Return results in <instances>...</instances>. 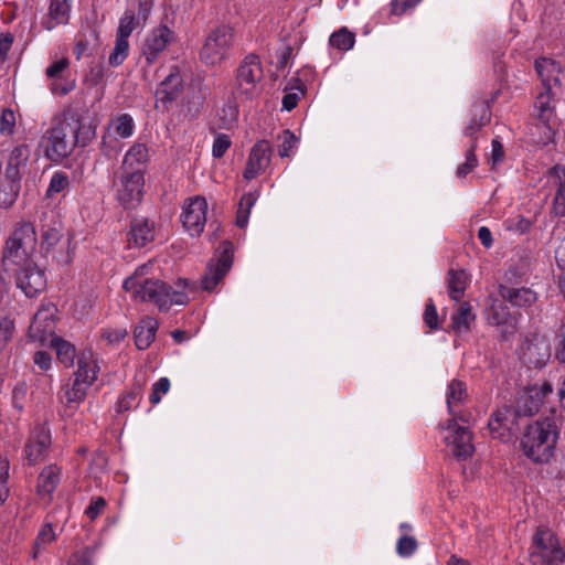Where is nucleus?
<instances>
[{
	"label": "nucleus",
	"mask_w": 565,
	"mask_h": 565,
	"mask_svg": "<svg viewBox=\"0 0 565 565\" xmlns=\"http://www.w3.org/2000/svg\"><path fill=\"white\" fill-rule=\"evenodd\" d=\"M99 365L92 350L82 351L77 356V369L72 383L64 385L58 393L62 404L61 415L72 417L84 402L88 388L97 380Z\"/></svg>",
	"instance_id": "7ed1b4c3"
},
{
	"label": "nucleus",
	"mask_w": 565,
	"mask_h": 565,
	"mask_svg": "<svg viewBox=\"0 0 565 565\" xmlns=\"http://www.w3.org/2000/svg\"><path fill=\"white\" fill-rule=\"evenodd\" d=\"M56 312L57 308L54 303H42L29 327V339L44 344L54 338Z\"/></svg>",
	"instance_id": "ddd939ff"
},
{
	"label": "nucleus",
	"mask_w": 565,
	"mask_h": 565,
	"mask_svg": "<svg viewBox=\"0 0 565 565\" xmlns=\"http://www.w3.org/2000/svg\"><path fill=\"white\" fill-rule=\"evenodd\" d=\"M30 151L26 146H18L12 149L10 152L7 168H6V177L10 179H21L20 168L25 164L29 160Z\"/></svg>",
	"instance_id": "7c9ffc66"
},
{
	"label": "nucleus",
	"mask_w": 565,
	"mask_h": 565,
	"mask_svg": "<svg viewBox=\"0 0 565 565\" xmlns=\"http://www.w3.org/2000/svg\"><path fill=\"white\" fill-rule=\"evenodd\" d=\"M233 244L228 241L223 242L215 258L209 263L206 273L202 278V287L205 290L212 291L223 280L233 265Z\"/></svg>",
	"instance_id": "9d476101"
},
{
	"label": "nucleus",
	"mask_w": 565,
	"mask_h": 565,
	"mask_svg": "<svg viewBox=\"0 0 565 565\" xmlns=\"http://www.w3.org/2000/svg\"><path fill=\"white\" fill-rule=\"evenodd\" d=\"M142 22L136 15V10L130 8L125 11L119 20L117 35L128 39L137 26Z\"/></svg>",
	"instance_id": "a19ab883"
},
{
	"label": "nucleus",
	"mask_w": 565,
	"mask_h": 565,
	"mask_svg": "<svg viewBox=\"0 0 565 565\" xmlns=\"http://www.w3.org/2000/svg\"><path fill=\"white\" fill-rule=\"evenodd\" d=\"M128 332L125 328L104 329L102 338L109 344H116L127 337Z\"/></svg>",
	"instance_id": "13d9d810"
},
{
	"label": "nucleus",
	"mask_w": 565,
	"mask_h": 565,
	"mask_svg": "<svg viewBox=\"0 0 565 565\" xmlns=\"http://www.w3.org/2000/svg\"><path fill=\"white\" fill-rule=\"evenodd\" d=\"M329 43L339 51H349L355 43V35L347 28H341L331 34Z\"/></svg>",
	"instance_id": "ea45409f"
},
{
	"label": "nucleus",
	"mask_w": 565,
	"mask_h": 565,
	"mask_svg": "<svg viewBox=\"0 0 565 565\" xmlns=\"http://www.w3.org/2000/svg\"><path fill=\"white\" fill-rule=\"evenodd\" d=\"M473 321L475 315L471 311V306L467 302L460 303L451 316V324L457 333L468 332Z\"/></svg>",
	"instance_id": "473e14b6"
},
{
	"label": "nucleus",
	"mask_w": 565,
	"mask_h": 565,
	"mask_svg": "<svg viewBox=\"0 0 565 565\" xmlns=\"http://www.w3.org/2000/svg\"><path fill=\"white\" fill-rule=\"evenodd\" d=\"M68 186L70 179L67 174L63 171H57L51 178L49 188L46 190V196L54 198L55 195L65 191Z\"/></svg>",
	"instance_id": "c03bdc74"
},
{
	"label": "nucleus",
	"mask_w": 565,
	"mask_h": 565,
	"mask_svg": "<svg viewBox=\"0 0 565 565\" xmlns=\"http://www.w3.org/2000/svg\"><path fill=\"white\" fill-rule=\"evenodd\" d=\"M15 332L14 320L9 317H3L0 320V353H2Z\"/></svg>",
	"instance_id": "a18cd8bd"
},
{
	"label": "nucleus",
	"mask_w": 565,
	"mask_h": 565,
	"mask_svg": "<svg viewBox=\"0 0 565 565\" xmlns=\"http://www.w3.org/2000/svg\"><path fill=\"white\" fill-rule=\"evenodd\" d=\"M456 419L452 418L448 422L445 428L444 440L452 456L458 459H467L475 451L471 441L472 437L467 428L457 425Z\"/></svg>",
	"instance_id": "4468645a"
},
{
	"label": "nucleus",
	"mask_w": 565,
	"mask_h": 565,
	"mask_svg": "<svg viewBox=\"0 0 565 565\" xmlns=\"http://www.w3.org/2000/svg\"><path fill=\"white\" fill-rule=\"evenodd\" d=\"M110 126L114 128L115 132L121 138H129L132 136L135 131V122L130 115L120 114L116 116Z\"/></svg>",
	"instance_id": "79ce46f5"
},
{
	"label": "nucleus",
	"mask_w": 565,
	"mask_h": 565,
	"mask_svg": "<svg viewBox=\"0 0 565 565\" xmlns=\"http://www.w3.org/2000/svg\"><path fill=\"white\" fill-rule=\"evenodd\" d=\"M57 535L53 530L51 523H45L39 531L34 544H33V553L32 557L36 558L38 555L44 550L46 546L52 544L56 540Z\"/></svg>",
	"instance_id": "e433bc0d"
},
{
	"label": "nucleus",
	"mask_w": 565,
	"mask_h": 565,
	"mask_svg": "<svg viewBox=\"0 0 565 565\" xmlns=\"http://www.w3.org/2000/svg\"><path fill=\"white\" fill-rule=\"evenodd\" d=\"M238 117L237 107L233 104L225 105L220 113V126L222 128H231Z\"/></svg>",
	"instance_id": "603ef678"
},
{
	"label": "nucleus",
	"mask_w": 565,
	"mask_h": 565,
	"mask_svg": "<svg viewBox=\"0 0 565 565\" xmlns=\"http://www.w3.org/2000/svg\"><path fill=\"white\" fill-rule=\"evenodd\" d=\"M472 118L469 125L465 129L467 136L473 137L484 125L490 120L489 108L484 104H480L473 107Z\"/></svg>",
	"instance_id": "c9c22d12"
},
{
	"label": "nucleus",
	"mask_w": 565,
	"mask_h": 565,
	"mask_svg": "<svg viewBox=\"0 0 565 565\" xmlns=\"http://www.w3.org/2000/svg\"><path fill=\"white\" fill-rule=\"evenodd\" d=\"M535 70L542 81L543 88L556 89L559 84L562 67L558 62L548 57H541L535 61Z\"/></svg>",
	"instance_id": "393cba45"
},
{
	"label": "nucleus",
	"mask_w": 565,
	"mask_h": 565,
	"mask_svg": "<svg viewBox=\"0 0 565 565\" xmlns=\"http://www.w3.org/2000/svg\"><path fill=\"white\" fill-rule=\"evenodd\" d=\"M153 7L152 0H139L138 1V8L136 11V15L139 18V20L145 23L148 19V15Z\"/></svg>",
	"instance_id": "774afa93"
},
{
	"label": "nucleus",
	"mask_w": 565,
	"mask_h": 565,
	"mask_svg": "<svg viewBox=\"0 0 565 565\" xmlns=\"http://www.w3.org/2000/svg\"><path fill=\"white\" fill-rule=\"evenodd\" d=\"M51 345L56 350L57 359L61 363H63L66 367H70L74 364V359L76 356L75 347L58 338L54 337L50 340Z\"/></svg>",
	"instance_id": "f704fd0d"
},
{
	"label": "nucleus",
	"mask_w": 565,
	"mask_h": 565,
	"mask_svg": "<svg viewBox=\"0 0 565 565\" xmlns=\"http://www.w3.org/2000/svg\"><path fill=\"white\" fill-rule=\"evenodd\" d=\"M154 223L148 218H135L131 222L129 243L136 247H143L154 239Z\"/></svg>",
	"instance_id": "a878e982"
},
{
	"label": "nucleus",
	"mask_w": 565,
	"mask_h": 565,
	"mask_svg": "<svg viewBox=\"0 0 565 565\" xmlns=\"http://www.w3.org/2000/svg\"><path fill=\"white\" fill-rule=\"evenodd\" d=\"M143 171L120 170L115 182L116 199L125 209L136 207L143 196Z\"/></svg>",
	"instance_id": "1a4fd4ad"
},
{
	"label": "nucleus",
	"mask_w": 565,
	"mask_h": 565,
	"mask_svg": "<svg viewBox=\"0 0 565 565\" xmlns=\"http://www.w3.org/2000/svg\"><path fill=\"white\" fill-rule=\"evenodd\" d=\"M95 136L96 130L90 121L65 117L43 136L45 156L52 161H60L68 157L76 146L88 145Z\"/></svg>",
	"instance_id": "f03ea898"
},
{
	"label": "nucleus",
	"mask_w": 565,
	"mask_h": 565,
	"mask_svg": "<svg viewBox=\"0 0 565 565\" xmlns=\"http://www.w3.org/2000/svg\"><path fill=\"white\" fill-rule=\"evenodd\" d=\"M170 390V381L168 377H161L152 385V392L149 396V401L152 405L158 404L161 401V396L167 394Z\"/></svg>",
	"instance_id": "5fc2aeb1"
},
{
	"label": "nucleus",
	"mask_w": 565,
	"mask_h": 565,
	"mask_svg": "<svg viewBox=\"0 0 565 565\" xmlns=\"http://www.w3.org/2000/svg\"><path fill=\"white\" fill-rule=\"evenodd\" d=\"M422 0H393L391 3V11L393 14L401 15L408 9L414 8Z\"/></svg>",
	"instance_id": "052dcab7"
},
{
	"label": "nucleus",
	"mask_w": 565,
	"mask_h": 565,
	"mask_svg": "<svg viewBox=\"0 0 565 565\" xmlns=\"http://www.w3.org/2000/svg\"><path fill=\"white\" fill-rule=\"evenodd\" d=\"M553 213L556 216L565 215V192L563 189H557L553 201Z\"/></svg>",
	"instance_id": "69168bd1"
},
{
	"label": "nucleus",
	"mask_w": 565,
	"mask_h": 565,
	"mask_svg": "<svg viewBox=\"0 0 565 565\" xmlns=\"http://www.w3.org/2000/svg\"><path fill=\"white\" fill-rule=\"evenodd\" d=\"M9 460L7 458L0 457V504L3 503L9 495Z\"/></svg>",
	"instance_id": "8fccbe9b"
},
{
	"label": "nucleus",
	"mask_w": 565,
	"mask_h": 565,
	"mask_svg": "<svg viewBox=\"0 0 565 565\" xmlns=\"http://www.w3.org/2000/svg\"><path fill=\"white\" fill-rule=\"evenodd\" d=\"M263 87L264 70L260 58L249 54L236 70L234 93L239 99L252 100L262 94Z\"/></svg>",
	"instance_id": "423d86ee"
},
{
	"label": "nucleus",
	"mask_w": 565,
	"mask_h": 565,
	"mask_svg": "<svg viewBox=\"0 0 565 565\" xmlns=\"http://www.w3.org/2000/svg\"><path fill=\"white\" fill-rule=\"evenodd\" d=\"M153 263L139 266L135 273L124 281V289L132 298L142 302H151L161 311H168L172 306H184L189 301V285L185 280H178L173 286L164 281L148 277Z\"/></svg>",
	"instance_id": "f257e3e1"
},
{
	"label": "nucleus",
	"mask_w": 565,
	"mask_h": 565,
	"mask_svg": "<svg viewBox=\"0 0 565 565\" xmlns=\"http://www.w3.org/2000/svg\"><path fill=\"white\" fill-rule=\"evenodd\" d=\"M62 476V468L56 463L45 466L36 480V493L44 502L52 500V494L57 488Z\"/></svg>",
	"instance_id": "4be33fe9"
},
{
	"label": "nucleus",
	"mask_w": 565,
	"mask_h": 565,
	"mask_svg": "<svg viewBox=\"0 0 565 565\" xmlns=\"http://www.w3.org/2000/svg\"><path fill=\"white\" fill-rule=\"evenodd\" d=\"M71 0H51L49 19L43 21V26L51 31L60 24H66L70 19Z\"/></svg>",
	"instance_id": "c85d7f7f"
},
{
	"label": "nucleus",
	"mask_w": 565,
	"mask_h": 565,
	"mask_svg": "<svg viewBox=\"0 0 565 565\" xmlns=\"http://www.w3.org/2000/svg\"><path fill=\"white\" fill-rule=\"evenodd\" d=\"M234 39L233 29L228 25H218L211 30L200 51V60L206 66L220 65L227 56Z\"/></svg>",
	"instance_id": "6e6552de"
},
{
	"label": "nucleus",
	"mask_w": 565,
	"mask_h": 565,
	"mask_svg": "<svg viewBox=\"0 0 565 565\" xmlns=\"http://www.w3.org/2000/svg\"><path fill=\"white\" fill-rule=\"evenodd\" d=\"M36 233L31 222H20L6 243L2 256L3 269L9 271L11 266L25 265L36 247Z\"/></svg>",
	"instance_id": "39448f33"
},
{
	"label": "nucleus",
	"mask_w": 565,
	"mask_h": 565,
	"mask_svg": "<svg viewBox=\"0 0 565 565\" xmlns=\"http://www.w3.org/2000/svg\"><path fill=\"white\" fill-rule=\"evenodd\" d=\"M490 319L494 324H505L511 320L509 308L499 301H494L490 308Z\"/></svg>",
	"instance_id": "09e8293b"
},
{
	"label": "nucleus",
	"mask_w": 565,
	"mask_h": 565,
	"mask_svg": "<svg viewBox=\"0 0 565 565\" xmlns=\"http://www.w3.org/2000/svg\"><path fill=\"white\" fill-rule=\"evenodd\" d=\"M13 43V35L11 33L0 34V62L7 60L8 53L11 50Z\"/></svg>",
	"instance_id": "e2e57ef3"
},
{
	"label": "nucleus",
	"mask_w": 565,
	"mask_h": 565,
	"mask_svg": "<svg viewBox=\"0 0 565 565\" xmlns=\"http://www.w3.org/2000/svg\"><path fill=\"white\" fill-rule=\"evenodd\" d=\"M129 42L128 39L118 36L116 38L115 47L109 55V64L111 66H119L128 56Z\"/></svg>",
	"instance_id": "37998d69"
},
{
	"label": "nucleus",
	"mask_w": 565,
	"mask_h": 565,
	"mask_svg": "<svg viewBox=\"0 0 565 565\" xmlns=\"http://www.w3.org/2000/svg\"><path fill=\"white\" fill-rule=\"evenodd\" d=\"M280 145L278 147V153L281 158L290 157L295 151L298 143V138L290 131L285 130L279 137Z\"/></svg>",
	"instance_id": "49530a36"
},
{
	"label": "nucleus",
	"mask_w": 565,
	"mask_h": 565,
	"mask_svg": "<svg viewBox=\"0 0 565 565\" xmlns=\"http://www.w3.org/2000/svg\"><path fill=\"white\" fill-rule=\"evenodd\" d=\"M550 356V345L543 337L534 335L527 339L522 347L523 360L534 367L544 366Z\"/></svg>",
	"instance_id": "412c9836"
},
{
	"label": "nucleus",
	"mask_w": 565,
	"mask_h": 565,
	"mask_svg": "<svg viewBox=\"0 0 565 565\" xmlns=\"http://www.w3.org/2000/svg\"><path fill=\"white\" fill-rule=\"evenodd\" d=\"M555 96L556 92L553 88H543L536 96L534 102V110L537 120L542 125V136L535 141L547 143L553 138V129L551 120L555 117Z\"/></svg>",
	"instance_id": "f8f14e48"
},
{
	"label": "nucleus",
	"mask_w": 565,
	"mask_h": 565,
	"mask_svg": "<svg viewBox=\"0 0 565 565\" xmlns=\"http://www.w3.org/2000/svg\"><path fill=\"white\" fill-rule=\"evenodd\" d=\"M540 406L539 391L530 390L521 393L515 399V405L510 408L515 414V419L518 420L520 417L532 416L539 412Z\"/></svg>",
	"instance_id": "cd10ccee"
},
{
	"label": "nucleus",
	"mask_w": 565,
	"mask_h": 565,
	"mask_svg": "<svg viewBox=\"0 0 565 565\" xmlns=\"http://www.w3.org/2000/svg\"><path fill=\"white\" fill-rule=\"evenodd\" d=\"M17 116L12 109L6 108L0 115V135L10 137L14 134Z\"/></svg>",
	"instance_id": "de8ad7c7"
},
{
	"label": "nucleus",
	"mask_w": 565,
	"mask_h": 565,
	"mask_svg": "<svg viewBox=\"0 0 565 565\" xmlns=\"http://www.w3.org/2000/svg\"><path fill=\"white\" fill-rule=\"evenodd\" d=\"M174 41V33L167 25L153 29L145 39L142 55L148 64L154 63L166 47Z\"/></svg>",
	"instance_id": "6ab92c4d"
},
{
	"label": "nucleus",
	"mask_w": 565,
	"mask_h": 565,
	"mask_svg": "<svg viewBox=\"0 0 565 565\" xmlns=\"http://www.w3.org/2000/svg\"><path fill=\"white\" fill-rule=\"evenodd\" d=\"M467 397L468 395L465 383L458 380H452L446 391V402L448 412L454 418L468 422V418L460 409Z\"/></svg>",
	"instance_id": "5701e85b"
},
{
	"label": "nucleus",
	"mask_w": 565,
	"mask_h": 565,
	"mask_svg": "<svg viewBox=\"0 0 565 565\" xmlns=\"http://www.w3.org/2000/svg\"><path fill=\"white\" fill-rule=\"evenodd\" d=\"M550 175L555 180L557 189H563V192H565V166H554L550 170Z\"/></svg>",
	"instance_id": "338daca9"
},
{
	"label": "nucleus",
	"mask_w": 565,
	"mask_h": 565,
	"mask_svg": "<svg viewBox=\"0 0 565 565\" xmlns=\"http://www.w3.org/2000/svg\"><path fill=\"white\" fill-rule=\"evenodd\" d=\"M207 202L202 196L189 199L183 206L181 221L191 236L200 235L206 223Z\"/></svg>",
	"instance_id": "dca6fc26"
},
{
	"label": "nucleus",
	"mask_w": 565,
	"mask_h": 565,
	"mask_svg": "<svg viewBox=\"0 0 565 565\" xmlns=\"http://www.w3.org/2000/svg\"><path fill=\"white\" fill-rule=\"evenodd\" d=\"M556 339H557L556 359L559 362L565 363V324L559 327L557 334H556Z\"/></svg>",
	"instance_id": "0e129e2a"
},
{
	"label": "nucleus",
	"mask_w": 565,
	"mask_h": 565,
	"mask_svg": "<svg viewBox=\"0 0 565 565\" xmlns=\"http://www.w3.org/2000/svg\"><path fill=\"white\" fill-rule=\"evenodd\" d=\"M51 444L50 429L44 425L35 426L32 429L23 450L29 465L33 466L43 460L49 454Z\"/></svg>",
	"instance_id": "f3484780"
},
{
	"label": "nucleus",
	"mask_w": 565,
	"mask_h": 565,
	"mask_svg": "<svg viewBox=\"0 0 565 565\" xmlns=\"http://www.w3.org/2000/svg\"><path fill=\"white\" fill-rule=\"evenodd\" d=\"M423 319L426 326L430 329H436L438 327V313L431 299L426 303Z\"/></svg>",
	"instance_id": "bf43d9fd"
},
{
	"label": "nucleus",
	"mask_w": 565,
	"mask_h": 565,
	"mask_svg": "<svg viewBox=\"0 0 565 565\" xmlns=\"http://www.w3.org/2000/svg\"><path fill=\"white\" fill-rule=\"evenodd\" d=\"M94 550L85 547L71 555L66 565H93Z\"/></svg>",
	"instance_id": "864d4df0"
},
{
	"label": "nucleus",
	"mask_w": 565,
	"mask_h": 565,
	"mask_svg": "<svg viewBox=\"0 0 565 565\" xmlns=\"http://www.w3.org/2000/svg\"><path fill=\"white\" fill-rule=\"evenodd\" d=\"M105 505L106 501L98 497L90 502V504L85 510V513L90 520H95L103 512Z\"/></svg>",
	"instance_id": "680f3d73"
},
{
	"label": "nucleus",
	"mask_w": 565,
	"mask_h": 565,
	"mask_svg": "<svg viewBox=\"0 0 565 565\" xmlns=\"http://www.w3.org/2000/svg\"><path fill=\"white\" fill-rule=\"evenodd\" d=\"M8 273H13L17 276V286L26 297H35L46 287V278L43 270L32 260L25 265L11 266Z\"/></svg>",
	"instance_id": "9b49d317"
},
{
	"label": "nucleus",
	"mask_w": 565,
	"mask_h": 565,
	"mask_svg": "<svg viewBox=\"0 0 565 565\" xmlns=\"http://www.w3.org/2000/svg\"><path fill=\"white\" fill-rule=\"evenodd\" d=\"M476 140L472 141L470 149L466 156V161L457 168V177L465 178L470 173L478 164V159L475 154Z\"/></svg>",
	"instance_id": "3c124183"
},
{
	"label": "nucleus",
	"mask_w": 565,
	"mask_h": 565,
	"mask_svg": "<svg viewBox=\"0 0 565 565\" xmlns=\"http://www.w3.org/2000/svg\"><path fill=\"white\" fill-rule=\"evenodd\" d=\"M231 145H232V141L227 135L216 134L214 141H213V147H212L213 157L222 158L225 154V152L228 150Z\"/></svg>",
	"instance_id": "6e6d98bb"
},
{
	"label": "nucleus",
	"mask_w": 565,
	"mask_h": 565,
	"mask_svg": "<svg viewBox=\"0 0 565 565\" xmlns=\"http://www.w3.org/2000/svg\"><path fill=\"white\" fill-rule=\"evenodd\" d=\"M558 431L553 420H537L526 427L521 438L524 455L534 462H547L554 452Z\"/></svg>",
	"instance_id": "20e7f679"
},
{
	"label": "nucleus",
	"mask_w": 565,
	"mask_h": 565,
	"mask_svg": "<svg viewBox=\"0 0 565 565\" xmlns=\"http://www.w3.org/2000/svg\"><path fill=\"white\" fill-rule=\"evenodd\" d=\"M158 322L153 318H145L135 329V342L139 350H146L156 338Z\"/></svg>",
	"instance_id": "c756f323"
},
{
	"label": "nucleus",
	"mask_w": 565,
	"mask_h": 565,
	"mask_svg": "<svg viewBox=\"0 0 565 565\" xmlns=\"http://www.w3.org/2000/svg\"><path fill=\"white\" fill-rule=\"evenodd\" d=\"M467 287V275L465 271H449L448 289L449 296L452 300L458 301Z\"/></svg>",
	"instance_id": "4c0bfd02"
},
{
	"label": "nucleus",
	"mask_w": 565,
	"mask_h": 565,
	"mask_svg": "<svg viewBox=\"0 0 565 565\" xmlns=\"http://www.w3.org/2000/svg\"><path fill=\"white\" fill-rule=\"evenodd\" d=\"M148 160V149L142 143H135L124 157L120 170H142L141 166Z\"/></svg>",
	"instance_id": "2f4dec72"
},
{
	"label": "nucleus",
	"mask_w": 565,
	"mask_h": 565,
	"mask_svg": "<svg viewBox=\"0 0 565 565\" xmlns=\"http://www.w3.org/2000/svg\"><path fill=\"white\" fill-rule=\"evenodd\" d=\"M531 561L535 565H565V552L552 530L537 527L532 537Z\"/></svg>",
	"instance_id": "0eeeda50"
},
{
	"label": "nucleus",
	"mask_w": 565,
	"mask_h": 565,
	"mask_svg": "<svg viewBox=\"0 0 565 565\" xmlns=\"http://www.w3.org/2000/svg\"><path fill=\"white\" fill-rule=\"evenodd\" d=\"M45 75L50 92L55 96H65L75 88V81L70 77V61L63 57L52 63Z\"/></svg>",
	"instance_id": "2eb2a0df"
},
{
	"label": "nucleus",
	"mask_w": 565,
	"mask_h": 565,
	"mask_svg": "<svg viewBox=\"0 0 565 565\" xmlns=\"http://www.w3.org/2000/svg\"><path fill=\"white\" fill-rule=\"evenodd\" d=\"M499 294L502 300L510 302L515 307L526 308L537 300V295L531 288H511L501 285Z\"/></svg>",
	"instance_id": "bb28decb"
},
{
	"label": "nucleus",
	"mask_w": 565,
	"mask_h": 565,
	"mask_svg": "<svg viewBox=\"0 0 565 565\" xmlns=\"http://www.w3.org/2000/svg\"><path fill=\"white\" fill-rule=\"evenodd\" d=\"M181 87L182 76L178 68H173L156 92L157 104L161 103L164 108H168V105L180 94Z\"/></svg>",
	"instance_id": "b1692460"
},
{
	"label": "nucleus",
	"mask_w": 565,
	"mask_h": 565,
	"mask_svg": "<svg viewBox=\"0 0 565 565\" xmlns=\"http://www.w3.org/2000/svg\"><path fill=\"white\" fill-rule=\"evenodd\" d=\"M488 427L493 438L509 441L514 437L519 423L512 409L509 406H504L494 412Z\"/></svg>",
	"instance_id": "a211bd4d"
},
{
	"label": "nucleus",
	"mask_w": 565,
	"mask_h": 565,
	"mask_svg": "<svg viewBox=\"0 0 565 565\" xmlns=\"http://www.w3.org/2000/svg\"><path fill=\"white\" fill-rule=\"evenodd\" d=\"M258 195L254 192H248L242 196L236 216V224L238 227L243 228L247 225L250 210L256 203Z\"/></svg>",
	"instance_id": "58836bf2"
},
{
	"label": "nucleus",
	"mask_w": 565,
	"mask_h": 565,
	"mask_svg": "<svg viewBox=\"0 0 565 565\" xmlns=\"http://www.w3.org/2000/svg\"><path fill=\"white\" fill-rule=\"evenodd\" d=\"M417 548V542L413 536L403 535L397 541L396 551L397 554L406 557L412 555Z\"/></svg>",
	"instance_id": "4d7b16f0"
},
{
	"label": "nucleus",
	"mask_w": 565,
	"mask_h": 565,
	"mask_svg": "<svg viewBox=\"0 0 565 565\" xmlns=\"http://www.w3.org/2000/svg\"><path fill=\"white\" fill-rule=\"evenodd\" d=\"M271 147L267 140L257 141L248 154L245 169L243 171V178L247 181L255 179L270 163Z\"/></svg>",
	"instance_id": "aec40b11"
},
{
	"label": "nucleus",
	"mask_w": 565,
	"mask_h": 565,
	"mask_svg": "<svg viewBox=\"0 0 565 565\" xmlns=\"http://www.w3.org/2000/svg\"><path fill=\"white\" fill-rule=\"evenodd\" d=\"M19 192L20 180L4 175V179L0 181V207H10L15 202Z\"/></svg>",
	"instance_id": "72a5a7b5"
}]
</instances>
